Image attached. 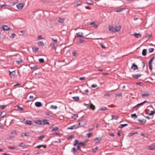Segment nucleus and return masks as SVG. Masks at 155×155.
Wrapping results in <instances>:
<instances>
[{"mask_svg": "<svg viewBox=\"0 0 155 155\" xmlns=\"http://www.w3.org/2000/svg\"><path fill=\"white\" fill-rule=\"evenodd\" d=\"M76 53L75 51H73L72 52V54L74 56H76Z\"/></svg>", "mask_w": 155, "mask_h": 155, "instance_id": "nucleus-61", "label": "nucleus"}, {"mask_svg": "<svg viewBox=\"0 0 155 155\" xmlns=\"http://www.w3.org/2000/svg\"><path fill=\"white\" fill-rule=\"evenodd\" d=\"M143 68L145 66V63L144 61H142L141 63Z\"/></svg>", "mask_w": 155, "mask_h": 155, "instance_id": "nucleus-55", "label": "nucleus"}, {"mask_svg": "<svg viewBox=\"0 0 155 155\" xmlns=\"http://www.w3.org/2000/svg\"><path fill=\"white\" fill-rule=\"evenodd\" d=\"M74 137V136L73 135H71V136H69L68 138V140H70L72 139V138H73Z\"/></svg>", "mask_w": 155, "mask_h": 155, "instance_id": "nucleus-43", "label": "nucleus"}, {"mask_svg": "<svg viewBox=\"0 0 155 155\" xmlns=\"http://www.w3.org/2000/svg\"><path fill=\"white\" fill-rule=\"evenodd\" d=\"M6 115V113L5 112H2L0 115L1 117H3Z\"/></svg>", "mask_w": 155, "mask_h": 155, "instance_id": "nucleus-16", "label": "nucleus"}, {"mask_svg": "<svg viewBox=\"0 0 155 155\" xmlns=\"http://www.w3.org/2000/svg\"><path fill=\"white\" fill-rule=\"evenodd\" d=\"M131 68L134 71L136 69H137L138 67L136 64H135L134 63L131 67Z\"/></svg>", "mask_w": 155, "mask_h": 155, "instance_id": "nucleus-7", "label": "nucleus"}, {"mask_svg": "<svg viewBox=\"0 0 155 155\" xmlns=\"http://www.w3.org/2000/svg\"><path fill=\"white\" fill-rule=\"evenodd\" d=\"M50 46L51 47V49H55V47L54 46V43H52L50 44Z\"/></svg>", "mask_w": 155, "mask_h": 155, "instance_id": "nucleus-32", "label": "nucleus"}, {"mask_svg": "<svg viewBox=\"0 0 155 155\" xmlns=\"http://www.w3.org/2000/svg\"><path fill=\"white\" fill-rule=\"evenodd\" d=\"M38 44L40 45L41 46H43L45 45V44L42 41H39L38 42Z\"/></svg>", "mask_w": 155, "mask_h": 155, "instance_id": "nucleus-29", "label": "nucleus"}, {"mask_svg": "<svg viewBox=\"0 0 155 155\" xmlns=\"http://www.w3.org/2000/svg\"><path fill=\"white\" fill-rule=\"evenodd\" d=\"M16 36V35L14 33H12L10 36V38H14Z\"/></svg>", "mask_w": 155, "mask_h": 155, "instance_id": "nucleus-49", "label": "nucleus"}, {"mask_svg": "<svg viewBox=\"0 0 155 155\" xmlns=\"http://www.w3.org/2000/svg\"><path fill=\"white\" fill-rule=\"evenodd\" d=\"M97 147H96V148H95L94 149H92V151L94 153L97 150Z\"/></svg>", "mask_w": 155, "mask_h": 155, "instance_id": "nucleus-52", "label": "nucleus"}, {"mask_svg": "<svg viewBox=\"0 0 155 155\" xmlns=\"http://www.w3.org/2000/svg\"><path fill=\"white\" fill-rule=\"evenodd\" d=\"M149 51L150 53L154 51V49L151 48H149Z\"/></svg>", "mask_w": 155, "mask_h": 155, "instance_id": "nucleus-47", "label": "nucleus"}, {"mask_svg": "<svg viewBox=\"0 0 155 155\" xmlns=\"http://www.w3.org/2000/svg\"><path fill=\"white\" fill-rule=\"evenodd\" d=\"M37 67V66L36 65H34L32 66H30V68L31 69H36Z\"/></svg>", "mask_w": 155, "mask_h": 155, "instance_id": "nucleus-36", "label": "nucleus"}, {"mask_svg": "<svg viewBox=\"0 0 155 155\" xmlns=\"http://www.w3.org/2000/svg\"><path fill=\"white\" fill-rule=\"evenodd\" d=\"M39 61L41 63H43L45 62L44 59L42 58L39 59Z\"/></svg>", "mask_w": 155, "mask_h": 155, "instance_id": "nucleus-40", "label": "nucleus"}, {"mask_svg": "<svg viewBox=\"0 0 155 155\" xmlns=\"http://www.w3.org/2000/svg\"><path fill=\"white\" fill-rule=\"evenodd\" d=\"M115 95H116V97H117V96L121 97L122 96V93H117L115 94Z\"/></svg>", "mask_w": 155, "mask_h": 155, "instance_id": "nucleus-37", "label": "nucleus"}, {"mask_svg": "<svg viewBox=\"0 0 155 155\" xmlns=\"http://www.w3.org/2000/svg\"><path fill=\"white\" fill-rule=\"evenodd\" d=\"M142 105L141 103H140V104H137V105H136V106H134L133 107V108H135L139 106V105Z\"/></svg>", "mask_w": 155, "mask_h": 155, "instance_id": "nucleus-53", "label": "nucleus"}, {"mask_svg": "<svg viewBox=\"0 0 155 155\" xmlns=\"http://www.w3.org/2000/svg\"><path fill=\"white\" fill-rule=\"evenodd\" d=\"M154 114V112L153 111H151V113L149 114V115L150 116L153 115Z\"/></svg>", "mask_w": 155, "mask_h": 155, "instance_id": "nucleus-59", "label": "nucleus"}, {"mask_svg": "<svg viewBox=\"0 0 155 155\" xmlns=\"http://www.w3.org/2000/svg\"><path fill=\"white\" fill-rule=\"evenodd\" d=\"M25 124L31 125L32 124V122L30 120H26L25 122Z\"/></svg>", "mask_w": 155, "mask_h": 155, "instance_id": "nucleus-9", "label": "nucleus"}, {"mask_svg": "<svg viewBox=\"0 0 155 155\" xmlns=\"http://www.w3.org/2000/svg\"><path fill=\"white\" fill-rule=\"evenodd\" d=\"M11 134L13 135H17V133L15 130L12 131L11 132Z\"/></svg>", "mask_w": 155, "mask_h": 155, "instance_id": "nucleus-51", "label": "nucleus"}, {"mask_svg": "<svg viewBox=\"0 0 155 155\" xmlns=\"http://www.w3.org/2000/svg\"><path fill=\"white\" fill-rule=\"evenodd\" d=\"M147 54V50L146 49H143L142 52V54L143 56H145Z\"/></svg>", "mask_w": 155, "mask_h": 155, "instance_id": "nucleus-20", "label": "nucleus"}, {"mask_svg": "<svg viewBox=\"0 0 155 155\" xmlns=\"http://www.w3.org/2000/svg\"><path fill=\"white\" fill-rule=\"evenodd\" d=\"M120 28L121 27L120 26H116L115 28V31L116 32L119 31L120 29Z\"/></svg>", "mask_w": 155, "mask_h": 155, "instance_id": "nucleus-18", "label": "nucleus"}, {"mask_svg": "<svg viewBox=\"0 0 155 155\" xmlns=\"http://www.w3.org/2000/svg\"><path fill=\"white\" fill-rule=\"evenodd\" d=\"M29 135V133H22L21 135L22 137H23L24 136H27Z\"/></svg>", "mask_w": 155, "mask_h": 155, "instance_id": "nucleus-15", "label": "nucleus"}, {"mask_svg": "<svg viewBox=\"0 0 155 155\" xmlns=\"http://www.w3.org/2000/svg\"><path fill=\"white\" fill-rule=\"evenodd\" d=\"M109 30L113 32H116L115 28L113 27H110L109 28Z\"/></svg>", "mask_w": 155, "mask_h": 155, "instance_id": "nucleus-24", "label": "nucleus"}, {"mask_svg": "<svg viewBox=\"0 0 155 155\" xmlns=\"http://www.w3.org/2000/svg\"><path fill=\"white\" fill-rule=\"evenodd\" d=\"M45 136L42 135V136H40L39 137V139L42 140L43 138H45Z\"/></svg>", "mask_w": 155, "mask_h": 155, "instance_id": "nucleus-50", "label": "nucleus"}, {"mask_svg": "<svg viewBox=\"0 0 155 155\" xmlns=\"http://www.w3.org/2000/svg\"><path fill=\"white\" fill-rule=\"evenodd\" d=\"M149 68L150 70L151 71L152 70V64H149Z\"/></svg>", "mask_w": 155, "mask_h": 155, "instance_id": "nucleus-58", "label": "nucleus"}, {"mask_svg": "<svg viewBox=\"0 0 155 155\" xmlns=\"http://www.w3.org/2000/svg\"><path fill=\"white\" fill-rule=\"evenodd\" d=\"M79 145L81 146H84L85 145V144L84 142H81L79 143Z\"/></svg>", "mask_w": 155, "mask_h": 155, "instance_id": "nucleus-41", "label": "nucleus"}, {"mask_svg": "<svg viewBox=\"0 0 155 155\" xmlns=\"http://www.w3.org/2000/svg\"><path fill=\"white\" fill-rule=\"evenodd\" d=\"M38 39H43V38L41 35L38 36Z\"/></svg>", "mask_w": 155, "mask_h": 155, "instance_id": "nucleus-60", "label": "nucleus"}, {"mask_svg": "<svg viewBox=\"0 0 155 155\" xmlns=\"http://www.w3.org/2000/svg\"><path fill=\"white\" fill-rule=\"evenodd\" d=\"M58 128L57 127H55L53 128L52 130H51V131H56L57 130H58Z\"/></svg>", "mask_w": 155, "mask_h": 155, "instance_id": "nucleus-34", "label": "nucleus"}, {"mask_svg": "<svg viewBox=\"0 0 155 155\" xmlns=\"http://www.w3.org/2000/svg\"><path fill=\"white\" fill-rule=\"evenodd\" d=\"M76 5H75V6H78L82 4V2L81 1L77 2H76Z\"/></svg>", "mask_w": 155, "mask_h": 155, "instance_id": "nucleus-28", "label": "nucleus"}, {"mask_svg": "<svg viewBox=\"0 0 155 155\" xmlns=\"http://www.w3.org/2000/svg\"><path fill=\"white\" fill-rule=\"evenodd\" d=\"M86 124V122L84 120H80L79 125L80 127H83L85 126Z\"/></svg>", "mask_w": 155, "mask_h": 155, "instance_id": "nucleus-1", "label": "nucleus"}, {"mask_svg": "<svg viewBox=\"0 0 155 155\" xmlns=\"http://www.w3.org/2000/svg\"><path fill=\"white\" fill-rule=\"evenodd\" d=\"M77 150L75 148H72V150L71 151V152H74V153H75L76 151Z\"/></svg>", "mask_w": 155, "mask_h": 155, "instance_id": "nucleus-42", "label": "nucleus"}, {"mask_svg": "<svg viewBox=\"0 0 155 155\" xmlns=\"http://www.w3.org/2000/svg\"><path fill=\"white\" fill-rule=\"evenodd\" d=\"M132 76L134 78H136V79H137L139 77H140L141 76V75H140V74H137V75L134 74V75H132Z\"/></svg>", "mask_w": 155, "mask_h": 155, "instance_id": "nucleus-11", "label": "nucleus"}, {"mask_svg": "<svg viewBox=\"0 0 155 155\" xmlns=\"http://www.w3.org/2000/svg\"><path fill=\"white\" fill-rule=\"evenodd\" d=\"M128 125L127 124H122L120 125L119 127L120 128H122L124 127L127 126Z\"/></svg>", "mask_w": 155, "mask_h": 155, "instance_id": "nucleus-22", "label": "nucleus"}, {"mask_svg": "<svg viewBox=\"0 0 155 155\" xmlns=\"http://www.w3.org/2000/svg\"><path fill=\"white\" fill-rule=\"evenodd\" d=\"M111 117L112 118L111 119V120H113L114 119L117 120L119 118V117L118 116L112 115Z\"/></svg>", "mask_w": 155, "mask_h": 155, "instance_id": "nucleus-8", "label": "nucleus"}, {"mask_svg": "<svg viewBox=\"0 0 155 155\" xmlns=\"http://www.w3.org/2000/svg\"><path fill=\"white\" fill-rule=\"evenodd\" d=\"M35 105L36 106L38 107H40L42 106L41 103L39 102H35Z\"/></svg>", "mask_w": 155, "mask_h": 155, "instance_id": "nucleus-4", "label": "nucleus"}, {"mask_svg": "<svg viewBox=\"0 0 155 155\" xmlns=\"http://www.w3.org/2000/svg\"><path fill=\"white\" fill-rule=\"evenodd\" d=\"M2 27L3 30L4 31H7L10 29V28L9 27L5 25L2 26Z\"/></svg>", "mask_w": 155, "mask_h": 155, "instance_id": "nucleus-6", "label": "nucleus"}, {"mask_svg": "<svg viewBox=\"0 0 155 155\" xmlns=\"http://www.w3.org/2000/svg\"><path fill=\"white\" fill-rule=\"evenodd\" d=\"M6 106L5 105H1L0 106V107L2 109H3L6 107Z\"/></svg>", "mask_w": 155, "mask_h": 155, "instance_id": "nucleus-57", "label": "nucleus"}, {"mask_svg": "<svg viewBox=\"0 0 155 155\" xmlns=\"http://www.w3.org/2000/svg\"><path fill=\"white\" fill-rule=\"evenodd\" d=\"M72 98L75 101H78L79 99V97L78 96L72 97Z\"/></svg>", "mask_w": 155, "mask_h": 155, "instance_id": "nucleus-19", "label": "nucleus"}, {"mask_svg": "<svg viewBox=\"0 0 155 155\" xmlns=\"http://www.w3.org/2000/svg\"><path fill=\"white\" fill-rule=\"evenodd\" d=\"M76 35L78 37H83V33L82 32H78L76 33Z\"/></svg>", "mask_w": 155, "mask_h": 155, "instance_id": "nucleus-12", "label": "nucleus"}, {"mask_svg": "<svg viewBox=\"0 0 155 155\" xmlns=\"http://www.w3.org/2000/svg\"><path fill=\"white\" fill-rule=\"evenodd\" d=\"M74 127H75V125L71 126H70V127H69L68 128V129H70V130H72L74 129Z\"/></svg>", "mask_w": 155, "mask_h": 155, "instance_id": "nucleus-35", "label": "nucleus"}, {"mask_svg": "<svg viewBox=\"0 0 155 155\" xmlns=\"http://www.w3.org/2000/svg\"><path fill=\"white\" fill-rule=\"evenodd\" d=\"M9 75L11 78H14L16 77V72L13 71L12 72H9Z\"/></svg>", "mask_w": 155, "mask_h": 155, "instance_id": "nucleus-2", "label": "nucleus"}, {"mask_svg": "<svg viewBox=\"0 0 155 155\" xmlns=\"http://www.w3.org/2000/svg\"><path fill=\"white\" fill-rule=\"evenodd\" d=\"M43 147V145H38L37 146H36V147L38 148H40L41 147Z\"/></svg>", "mask_w": 155, "mask_h": 155, "instance_id": "nucleus-63", "label": "nucleus"}, {"mask_svg": "<svg viewBox=\"0 0 155 155\" xmlns=\"http://www.w3.org/2000/svg\"><path fill=\"white\" fill-rule=\"evenodd\" d=\"M38 48L36 46H34L32 48L33 51L34 52H37V50H38Z\"/></svg>", "mask_w": 155, "mask_h": 155, "instance_id": "nucleus-17", "label": "nucleus"}, {"mask_svg": "<svg viewBox=\"0 0 155 155\" xmlns=\"http://www.w3.org/2000/svg\"><path fill=\"white\" fill-rule=\"evenodd\" d=\"M148 149L149 150H154L155 149V148L151 147V146H149L148 147Z\"/></svg>", "mask_w": 155, "mask_h": 155, "instance_id": "nucleus-48", "label": "nucleus"}, {"mask_svg": "<svg viewBox=\"0 0 155 155\" xmlns=\"http://www.w3.org/2000/svg\"><path fill=\"white\" fill-rule=\"evenodd\" d=\"M131 116L132 117H135L136 118H137V116L136 115V114H132Z\"/></svg>", "mask_w": 155, "mask_h": 155, "instance_id": "nucleus-45", "label": "nucleus"}, {"mask_svg": "<svg viewBox=\"0 0 155 155\" xmlns=\"http://www.w3.org/2000/svg\"><path fill=\"white\" fill-rule=\"evenodd\" d=\"M34 122L38 124L42 125V121L40 120H38L35 121Z\"/></svg>", "mask_w": 155, "mask_h": 155, "instance_id": "nucleus-13", "label": "nucleus"}, {"mask_svg": "<svg viewBox=\"0 0 155 155\" xmlns=\"http://www.w3.org/2000/svg\"><path fill=\"white\" fill-rule=\"evenodd\" d=\"M142 97H147L149 96V94L148 93H147L145 94H142Z\"/></svg>", "mask_w": 155, "mask_h": 155, "instance_id": "nucleus-21", "label": "nucleus"}, {"mask_svg": "<svg viewBox=\"0 0 155 155\" xmlns=\"http://www.w3.org/2000/svg\"><path fill=\"white\" fill-rule=\"evenodd\" d=\"M64 19H62L61 18H59L58 21L60 23H63L64 22Z\"/></svg>", "mask_w": 155, "mask_h": 155, "instance_id": "nucleus-30", "label": "nucleus"}, {"mask_svg": "<svg viewBox=\"0 0 155 155\" xmlns=\"http://www.w3.org/2000/svg\"><path fill=\"white\" fill-rule=\"evenodd\" d=\"M18 109L19 111H22L23 110V108L19 106H17Z\"/></svg>", "mask_w": 155, "mask_h": 155, "instance_id": "nucleus-39", "label": "nucleus"}, {"mask_svg": "<svg viewBox=\"0 0 155 155\" xmlns=\"http://www.w3.org/2000/svg\"><path fill=\"white\" fill-rule=\"evenodd\" d=\"M51 108L53 109L56 110L58 108V107L56 105H51Z\"/></svg>", "mask_w": 155, "mask_h": 155, "instance_id": "nucleus-26", "label": "nucleus"}, {"mask_svg": "<svg viewBox=\"0 0 155 155\" xmlns=\"http://www.w3.org/2000/svg\"><path fill=\"white\" fill-rule=\"evenodd\" d=\"M97 86L96 84H93L91 85V87L93 88H94L96 87Z\"/></svg>", "mask_w": 155, "mask_h": 155, "instance_id": "nucleus-62", "label": "nucleus"}, {"mask_svg": "<svg viewBox=\"0 0 155 155\" xmlns=\"http://www.w3.org/2000/svg\"><path fill=\"white\" fill-rule=\"evenodd\" d=\"M155 58V57H152L151 59L150 60L149 62V64H152V61H153V60Z\"/></svg>", "mask_w": 155, "mask_h": 155, "instance_id": "nucleus-27", "label": "nucleus"}, {"mask_svg": "<svg viewBox=\"0 0 155 155\" xmlns=\"http://www.w3.org/2000/svg\"><path fill=\"white\" fill-rule=\"evenodd\" d=\"M79 141L78 140H75L74 141V146H76L78 144H79Z\"/></svg>", "mask_w": 155, "mask_h": 155, "instance_id": "nucleus-31", "label": "nucleus"}, {"mask_svg": "<svg viewBox=\"0 0 155 155\" xmlns=\"http://www.w3.org/2000/svg\"><path fill=\"white\" fill-rule=\"evenodd\" d=\"M138 121H140V122H141V124H145V122H146V120L145 119H143L142 120H141L140 119L138 120Z\"/></svg>", "mask_w": 155, "mask_h": 155, "instance_id": "nucleus-23", "label": "nucleus"}, {"mask_svg": "<svg viewBox=\"0 0 155 155\" xmlns=\"http://www.w3.org/2000/svg\"><path fill=\"white\" fill-rule=\"evenodd\" d=\"M92 135V134L91 133H90L87 134V137L89 138Z\"/></svg>", "mask_w": 155, "mask_h": 155, "instance_id": "nucleus-56", "label": "nucleus"}, {"mask_svg": "<svg viewBox=\"0 0 155 155\" xmlns=\"http://www.w3.org/2000/svg\"><path fill=\"white\" fill-rule=\"evenodd\" d=\"M85 42V41L84 40L81 39H79L78 41V42L80 43H82Z\"/></svg>", "mask_w": 155, "mask_h": 155, "instance_id": "nucleus-33", "label": "nucleus"}, {"mask_svg": "<svg viewBox=\"0 0 155 155\" xmlns=\"http://www.w3.org/2000/svg\"><path fill=\"white\" fill-rule=\"evenodd\" d=\"M24 6V5L22 3H20L17 5V7L18 9H21Z\"/></svg>", "mask_w": 155, "mask_h": 155, "instance_id": "nucleus-3", "label": "nucleus"}, {"mask_svg": "<svg viewBox=\"0 0 155 155\" xmlns=\"http://www.w3.org/2000/svg\"><path fill=\"white\" fill-rule=\"evenodd\" d=\"M42 125H45V124H49V123L48 122V120H43V121H42Z\"/></svg>", "mask_w": 155, "mask_h": 155, "instance_id": "nucleus-10", "label": "nucleus"}, {"mask_svg": "<svg viewBox=\"0 0 155 155\" xmlns=\"http://www.w3.org/2000/svg\"><path fill=\"white\" fill-rule=\"evenodd\" d=\"M124 10V8H120L119 9L117 10L116 11V12H120Z\"/></svg>", "mask_w": 155, "mask_h": 155, "instance_id": "nucleus-46", "label": "nucleus"}, {"mask_svg": "<svg viewBox=\"0 0 155 155\" xmlns=\"http://www.w3.org/2000/svg\"><path fill=\"white\" fill-rule=\"evenodd\" d=\"M52 40L56 43H57L58 42V40L57 39H54V38H52Z\"/></svg>", "mask_w": 155, "mask_h": 155, "instance_id": "nucleus-64", "label": "nucleus"}, {"mask_svg": "<svg viewBox=\"0 0 155 155\" xmlns=\"http://www.w3.org/2000/svg\"><path fill=\"white\" fill-rule=\"evenodd\" d=\"M9 149H15V147H11L10 146H8L7 147Z\"/></svg>", "mask_w": 155, "mask_h": 155, "instance_id": "nucleus-54", "label": "nucleus"}, {"mask_svg": "<svg viewBox=\"0 0 155 155\" xmlns=\"http://www.w3.org/2000/svg\"><path fill=\"white\" fill-rule=\"evenodd\" d=\"M134 35L137 38H140L141 36V35L139 33L137 34L136 33L134 34Z\"/></svg>", "mask_w": 155, "mask_h": 155, "instance_id": "nucleus-14", "label": "nucleus"}, {"mask_svg": "<svg viewBox=\"0 0 155 155\" xmlns=\"http://www.w3.org/2000/svg\"><path fill=\"white\" fill-rule=\"evenodd\" d=\"M25 145L22 143H21L19 145V146L20 147H24L25 146Z\"/></svg>", "mask_w": 155, "mask_h": 155, "instance_id": "nucleus-38", "label": "nucleus"}, {"mask_svg": "<svg viewBox=\"0 0 155 155\" xmlns=\"http://www.w3.org/2000/svg\"><path fill=\"white\" fill-rule=\"evenodd\" d=\"M108 109L107 108L105 107H104L103 108L100 109V110L101 111H105L107 110Z\"/></svg>", "mask_w": 155, "mask_h": 155, "instance_id": "nucleus-44", "label": "nucleus"}, {"mask_svg": "<svg viewBox=\"0 0 155 155\" xmlns=\"http://www.w3.org/2000/svg\"><path fill=\"white\" fill-rule=\"evenodd\" d=\"M90 107V108L92 109L93 110H94L95 109V106L93 104H91Z\"/></svg>", "mask_w": 155, "mask_h": 155, "instance_id": "nucleus-25", "label": "nucleus"}, {"mask_svg": "<svg viewBox=\"0 0 155 155\" xmlns=\"http://www.w3.org/2000/svg\"><path fill=\"white\" fill-rule=\"evenodd\" d=\"M102 140V138L101 137L99 138H97L94 139L96 143H100V141Z\"/></svg>", "mask_w": 155, "mask_h": 155, "instance_id": "nucleus-5", "label": "nucleus"}]
</instances>
